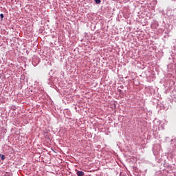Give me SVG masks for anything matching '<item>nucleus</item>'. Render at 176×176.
I'll list each match as a JSON object with an SVG mask.
<instances>
[{
  "label": "nucleus",
  "instance_id": "nucleus-2",
  "mask_svg": "<svg viewBox=\"0 0 176 176\" xmlns=\"http://www.w3.org/2000/svg\"><path fill=\"white\" fill-rule=\"evenodd\" d=\"M96 3H97L98 5L101 3V0H95Z\"/></svg>",
  "mask_w": 176,
  "mask_h": 176
},
{
  "label": "nucleus",
  "instance_id": "nucleus-3",
  "mask_svg": "<svg viewBox=\"0 0 176 176\" xmlns=\"http://www.w3.org/2000/svg\"><path fill=\"white\" fill-rule=\"evenodd\" d=\"M1 160H5V155H1Z\"/></svg>",
  "mask_w": 176,
  "mask_h": 176
},
{
  "label": "nucleus",
  "instance_id": "nucleus-1",
  "mask_svg": "<svg viewBox=\"0 0 176 176\" xmlns=\"http://www.w3.org/2000/svg\"><path fill=\"white\" fill-rule=\"evenodd\" d=\"M76 175L78 176H84L85 175V172L80 171V170H77Z\"/></svg>",
  "mask_w": 176,
  "mask_h": 176
},
{
  "label": "nucleus",
  "instance_id": "nucleus-4",
  "mask_svg": "<svg viewBox=\"0 0 176 176\" xmlns=\"http://www.w3.org/2000/svg\"><path fill=\"white\" fill-rule=\"evenodd\" d=\"M0 17H1V19H3V17H4L3 14H0Z\"/></svg>",
  "mask_w": 176,
  "mask_h": 176
}]
</instances>
